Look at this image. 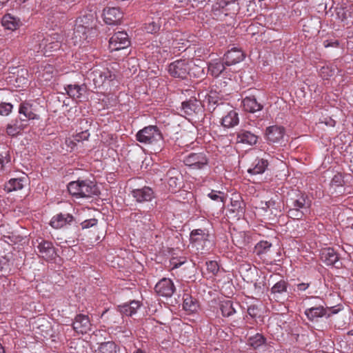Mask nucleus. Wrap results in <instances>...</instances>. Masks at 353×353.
Wrapping results in <instances>:
<instances>
[{
  "instance_id": "nucleus-1",
  "label": "nucleus",
  "mask_w": 353,
  "mask_h": 353,
  "mask_svg": "<svg viewBox=\"0 0 353 353\" xmlns=\"http://www.w3.org/2000/svg\"><path fill=\"white\" fill-rule=\"evenodd\" d=\"M63 36L57 33L49 35L45 38L37 35L34 37L30 44V50L35 53H42L45 56H50L58 51L62 47Z\"/></svg>"
},
{
  "instance_id": "nucleus-2",
  "label": "nucleus",
  "mask_w": 353,
  "mask_h": 353,
  "mask_svg": "<svg viewBox=\"0 0 353 353\" xmlns=\"http://www.w3.org/2000/svg\"><path fill=\"white\" fill-rule=\"evenodd\" d=\"M136 139L139 143L150 146L154 152H160L163 147V134L157 125H148L139 130Z\"/></svg>"
},
{
  "instance_id": "nucleus-3",
  "label": "nucleus",
  "mask_w": 353,
  "mask_h": 353,
  "mask_svg": "<svg viewBox=\"0 0 353 353\" xmlns=\"http://www.w3.org/2000/svg\"><path fill=\"white\" fill-rule=\"evenodd\" d=\"M94 23L95 18L91 13L80 17L76 20L74 30L76 43L87 39L94 30Z\"/></svg>"
},
{
  "instance_id": "nucleus-4",
  "label": "nucleus",
  "mask_w": 353,
  "mask_h": 353,
  "mask_svg": "<svg viewBox=\"0 0 353 353\" xmlns=\"http://www.w3.org/2000/svg\"><path fill=\"white\" fill-rule=\"evenodd\" d=\"M68 190L77 197H91L99 192L97 186L90 181H72L68 185Z\"/></svg>"
},
{
  "instance_id": "nucleus-5",
  "label": "nucleus",
  "mask_w": 353,
  "mask_h": 353,
  "mask_svg": "<svg viewBox=\"0 0 353 353\" xmlns=\"http://www.w3.org/2000/svg\"><path fill=\"white\" fill-rule=\"evenodd\" d=\"M310 205L305 196L298 195L296 198L290 199L288 216L294 219H301L308 212Z\"/></svg>"
},
{
  "instance_id": "nucleus-6",
  "label": "nucleus",
  "mask_w": 353,
  "mask_h": 353,
  "mask_svg": "<svg viewBox=\"0 0 353 353\" xmlns=\"http://www.w3.org/2000/svg\"><path fill=\"white\" fill-rule=\"evenodd\" d=\"M190 243L193 248L201 252L209 250L212 246L210 234L201 229L194 230L191 232Z\"/></svg>"
},
{
  "instance_id": "nucleus-7",
  "label": "nucleus",
  "mask_w": 353,
  "mask_h": 353,
  "mask_svg": "<svg viewBox=\"0 0 353 353\" xmlns=\"http://www.w3.org/2000/svg\"><path fill=\"white\" fill-rule=\"evenodd\" d=\"M90 75L97 87H101L106 83H110L116 78L115 72H112L108 68H94Z\"/></svg>"
},
{
  "instance_id": "nucleus-8",
  "label": "nucleus",
  "mask_w": 353,
  "mask_h": 353,
  "mask_svg": "<svg viewBox=\"0 0 353 353\" xmlns=\"http://www.w3.org/2000/svg\"><path fill=\"white\" fill-rule=\"evenodd\" d=\"M183 163L192 169L200 170L208 165V159L203 152L190 153L184 157Z\"/></svg>"
},
{
  "instance_id": "nucleus-9",
  "label": "nucleus",
  "mask_w": 353,
  "mask_h": 353,
  "mask_svg": "<svg viewBox=\"0 0 353 353\" xmlns=\"http://www.w3.org/2000/svg\"><path fill=\"white\" fill-rule=\"evenodd\" d=\"M190 68L186 60H177L168 66V72L175 78L185 79L189 73Z\"/></svg>"
},
{
  "instance_id": "nucleus-10",
  "label": "nucleus",
  "mask_w": 353,
  "mask_h": 353,
  "mask_svg": "<svg viewBox=\"0 0 353 353\" xmlns=\"http://www.w3.org/2000/svg\"><path fill=\"white\" fill-rule=\"evenodd\" d=\"M130 44L128 36L125 32L115 33L109 41L110 51H117L127 48Z\"/></svg>"
},
{
  "instance_id": "nucleus-11",
  "label": "nucleus",
  "mask_w": 353,
  "mask_h": 353,
  "mask_svg": "<svg viewBox=\"0 0 353 353\" xmlns=\"http://www.w3.org/2000/svg\"><path fill=\"white\" fill-rule=\"evenodd\" d=\"M154 290L158 295L168 298L172 296L176 288L171 279L163 278L156 284Z\"/></svg>"
},
{
  "instance_id": "nucleus-12",
  "label": "nucleus",
  "mask_w": 353,
  "mask_h": 353,
  "mask_svg": "<svg viewBox=\"0 0 353 353\" xmlns=\"http://www.w3.org/2000/svg\"><path fill=\"white\" fill-rule=\"evenodd\" d=\"M132 196L138 203L150 201L154 197V192L150 187L134 189L131 192Z\"/></svg>"
},
{
  "instance_id": "nucleus-13",
  "label": "nucleus",
  "mask_w": 353,
  "mask_h": 353,
  "mask_svg": "<svg viewBox=\"0 0 353 353\" xmlns=\"http://www.w3.org/2000/svg\"><path fill=\"white\" fill-rule=\"evenodd\" d=\"M165 180L172 191H176L181 187L182 183V176L180 172L175 168L168 170L166 174Z\"/></svg>"
},
{
  "instance_id": "nucleus-14",
  "label": "nucleus",
  "mask_w": 353,
  "mask_h": 353,
  "mask_svg": "<svg viewBox=\"0 0 353 353\" xmlns=\"http://www.w3.org/2000/svg\"><path fill=\"white\" fill-rule=\"evenodd\" d=\"M267 139L272 143H280L285 135V129L282 126L272 125L266 128Z\"/></svg>"
},
{
  "instance_id": "nucleus-15",
  "label": "nucleus",
  "mask_w": 353,
  "mask_h": 353,
  "mask_svg": "<svg viewBox=\"0 0 353 353\" xmlns=\"http://www.w3.org/2000/svg\"><path fill=\"white\" fill-rule=\"evenodd\" d=\"M104 21L107 24L114 25L121 21L123 14L117 8H108L103 10Z\"/></svg>"
},
{
  "instance_id": "nucleus-16",
  "label": "nucleus",
  "mask_w": 353,
  "mask_h": 353,
  "mask_svg": "<svg viewBox=\"0 0 353 353\" xmlns=\"http://www.w3.org/2000/svg\"><path fill=\"white\" fill-rule=\"evenodd\" d=\"M90 322L88 316L84 314H78L74 319L73 323V329L78 333H86L90 330Z\"/></svg>"
},
{
  "instance_id": "nucleus-17",
  "label": "nucleus",
  "mask_w": 353,
  "mask_h": 353,
  "mask_svg": "<svg viewBox=\"0 0 353 353\" xmlns=\"http://www.w3.org/2000/svg\"><path fill=\"white\" fill-rule=\"evenodd\" d=\"M37 249L40 256L46 260L52 259L56 255L54 248L53 247L52 243L50 241L42 239L39 243Z\"/></svg>"
},
{
  "instance_id": "nucleus-18",
  "label": "nucleus",
  "mask_w": 353,
  "mask_h": 353,
  "mask_svg": "<svg viewBox=\"0 0 353 353\" xmlns=\"http://www.w3.org/2000/svg\"><path fill=\"white\" fill-rule=\"evenodd\" d=\"M236 6L235 0H216L212 6V11L215 15H218L217 12H221L225 15L228 14V12L230 11Z\"/></svg>"
},
{
  "instance_id": "nucleus-19",
  "label": "nucleus",
  "mask_w": 353,
  "mask_h": 353,
  "mask_svg": "<svg viewBox=\"0 0 353 353\" xmlns=\"http://www.w3.org/2000/svg\"><path fill=\"white\" fill-rule=\"evenodd\" d=\"M74 217L70 214H58L54 215L50 222V225L54 229H60L73 221Z\"/></svg>"
},
{
  "instance_id": "nucleus-20",
  "label": "nucleus",
  "mask_w": 353,
  "mask_h": 353,
  "mask_svg": "<svg viewBox=\"0 0 353 353\" xmlns=\"http://www.w3.org/2000/svg\"><path fill=\"white\" fill-rule=\"evenodd\" d=\"M243 59V52L240 49L233 48L225 54L223 60L225 65H232L241 62Z\"/></svg>"
},
{
  "instance_id": "nucleus-21",
  "label": "nucleus",
  "mask_w": 353,
  "mask_h": 353,
  "mask_svg": "<svg viewBox=\"0 0 353 353\" xmlns=\"http://www.w3.org/2000/svg\"><path fill=\"white\" fill-rule=\"evenodd\" d=\"M336 310H333L331 313H327V309H325L323 306L312 307L305 310V314L307 316L310 321H314L319 317L327 316L329 317L331 314H336Z\"/></svg>"
},
{
  "instance_id": "nucleus-22",
  "label": "nucleus",
  "mask_w": 353,
  "mask_h": 353,
  "mask_svg": "<svg viewBox=\"0 0 353 353\" xmlns=\"http://www.w3.org/2000/svg\"><path fill=\"white\" fill-rule=\"evenodd\" d=\"M335 11L336 18L343 23V26H350L353 23V17L350 10L343 7H337Z\"/></svg>"
},
{
  "instance_id": "nucleus-23",
  "label": "nucleus",
  "mask_w": 353,
  "mask_h": 353,
  "mask_svg": "<svg viewBox=\"0 0 353 353\" xmlns=\"http://www.w3.org/2000/svg\"><path fill=\"white\" fill-rule=\"evenodd\" d=\"M321 258L327 265H333L339 261L338 254L332 248L322 250Z\"/></svg>"
},
{
  "instance_id": "nucleus-24",
  "label": "nucleus",
  "mask_w": 353,
  "mask_h": 353,
  "mask_svg": "<svg viewBox=\"0 0 353 353\" xmlns=\"http://www.w3.org/2000/svg\"><path fill=\"white\" fill-rule=\"evenodd\" d=\"M65 90L70 97L80 99L86 91V86L84 84H70L65 88Z\"/></svg>"
},
{
  "instance_id": "nucleus-25",
  "label": "nucleus",
  "mask_w": 353,
  "mask_h": 353,
  "mask_svg": "<svg viewBox=\"0 0 353 353\" xmlns=\"http://www.w3.org/2000/svg\"><path fill=\"white\" fill-rule=\"evenodd\" d=\"M132 219L138 223V226H142L143 229L151 230V216L143 212H137L132 214Z\"/></svg>"
},
{
  "instance_id": "nucleus-26",
  "label": "nucleus",
  "mask_w": 353,
  "mask_h": 353,
  "mask_svg": "<svg viewBox=\"0 0 353 353\" xmlns=\"http://www.w3.org/2000/svg\"><path fill=\"white\" fill-rule=\"evenodd\" d=\"M1 23L6 29L12 31L21 25L20 19L11 14H5L1 19Z\"/></svg>"
},
{
  "instance_id": "nucleus-27",
  "label": "nucleus",
  "mask_w": 353,
  "mask_h": 353,
  "mask_svg": "<svg viewBox=\"0 0 353 353\" xmlns=\"http://www.w3.org/2000/svg\"><path fill=\"white\" fill-rule=\"evenodd\" d=\"M257 139L258 138L254 134L244 130H240L236 135L237 142L248 145L255 144Z\"/></svg>"
},
{
  "instance_id": "nucleus-28",
  "label": "nucleus",
  "mask_w": 353,
  "mask_h": 353,
  "mask_svg": "<svg viewBox=\"0 0 353 353\" xmlns=\"http://www.w3.org/2000/svg\"><path fill=\"white\" fill-rule=\"evenodd\" d=\"M242 103L244 110L250 112H256L263 108L262 105L256 101L254 97H247Z\"/></svg>"
},
{
  "instance_id": "nucleus-29",
  "label": "nucleus",
  "mask_w": 353,
  "mask_h": 353,
  "mask_svg": "<svg viewBox=\"0 0 353 353\" xmlns=\"http://www.w3.org/2000/svg\"><path fill=\"white\" fill-rule=\"evenodd\" d=\"M238 114L234 110H230L228 114L222 118L221 124L225 128H232L239 123Z\"/></svg>"
},
{
  "instance_id": "nucleus-30",
  "label": "nucleus",
  "mask_w": 353,
  "mask_h": 353,
  "mask_svg": "<svg viewBox=\"0 0 353 353\" xmlns=\"http://www.w3.org/2000/svg\"><path fill=\"white\" fill-rule=\"evenodd\" d=\"M199 307V303L195 299L189 294L184 295L183 307L185 311L190 313L196 312Z\"/></svg>"
},
{
  "instance_id": "nucleus-31",
  "label": "nucleus",
  "mask_w": 353,
  "mask_h": 353,
  "mask_svg": "<svg viewBox=\"0 0 353 353\" xmlns=\"http://www.w3.org/2000/svg\"><path fill=\"white\" fill-rule=\"evenodd\" d=\"M225 62L219 60L212 61L208 63V72L213 77H219L225 70Z\"/></svg>"
},
{
  "instance_id": "nucleus-32",
  "label": "nucleus",
  "mask_w": 353,
  "mask_h": 353,
  "mask_svg": "<svg viewBox=\"0 0 353 353\" xmlns=\"http://www.w3.org/2000/svg\"><path fill=\"white\" fill-rule=\"evenodd\" d=\"M198 108V101L195 99H190L182 103L181 112L185 115L190 116L192 115L193 113L196 112Z\"/></svg>"
},
{
  "instance_id": "nucleus-33",
  "label": "nucleus",
  "mask_w": 353,
  "mask_h": 353,
  "mask_svg": "<svg viewBox=\"0 0 353 353\" xmlns=\"http://www.w3.org/2000/svg\"><path fill=\"white\" fill-rule=\"evenodd\" d=\"M268 166V162L263 159H256L254 163V167L249 168L248 172L251 174H259L263 173Z\"/></svg>"
},
{
  "instance_id": "nucleus-34",
  "label": "nucleus",
  "mask_w": 353,
  "mask_h": 353,
  "mask_svg": "<svg viewBox=\"0 0 353 353\" xmlns=\"http://www.w3.org/2000/svg\"><path fill=\"white\" fill-rule=\"evenodd\" d=\"M25 179L23 178L11 179L5 185V190L7 192H12L21 190L24 186Z\"/></svg>"
},
{
  "instance_id": "nucleus-35",
  "label": "nucleus",
  "mask_w": 353,
  "mask_h": 353,
  "mask_svg": "<svg viewBox=\"0 0 353 353\" xmlns=\"http://www.w3.org/2000/svg\"><path fill=\"white\" fill-rule=\"evenodd\" d=\"M120 348L112 341L101 343L97 353H119Z\"/></svg>"
},
{
  "instance_id": "nucleus-36",
  "label": "nucleus",
  "mask_w": 353,
  "mask_h": 353,
  "mask_svg": "<svg viewBox=\"0 0 353 353\" xmlns=\"http://www.w3.org/2000/svg\"><path fill=\"white\" fill-rule=\"evenodd\" d=\"M19 114H23L26 119H38L37 115L33 112L32 105L28 103H23L19 107Z\"/></svg>"
},
{
  "instance_id": "nucleus-37",
  "label": "nucleus",
  "mask_w": 353,
  "mask_h": 353,
  "mask_svg": "<svg viewBox=\"0 0 353 353\" xmlns=\"http://www.w3.org/2000/svg\"><path fill=\"white\" fill-rule=\"evenodd\" d=\"M0 233L4 238L5 241H6V239L10 240L11 242H16L17 241L18 236L13 231H10V227L8 224H2L0 225Z\"/></svg>"
},
{
  "instance_id": "nucleus-38",
  "label": "nucleus",
  "mask_w": 353,
  "mask_h": 353,
  "mask_svg": "<svg viewBox=\"0 0 353 353\" xmlns=\"http://www.w3.org/2000/svg\"><path fill=\"white\" fill-rule=\"evenodd\" d=\"M140 307L139 301H133L129 304H124L121 307V312L127 316H132L137 312V309Z\"/></svg>"
},
{
  "instance_id": "nucleus-39",
  "label": "nucleus",
  "mask_w": 353,
  "mask_h": 353,
  "mask_svg": "<svg viewBox=\"0 0 353 353\" xmlns=\"http://www.w3.org/2000/svg\"><path fill=\"white\" fill-rule=\"evenodd\" d=\"M288 283L284 280H281L276 283L271 288V293L274 294V297L278 298L279 295L287 291Z\"/></svg>"
},
{
  "instance_id": "nucleus-40",
  "label": "nucleus",
  "mask_w": 353,
  "mask_h": 353,
  "mask_svg": "<svg viewBox=\"0 0 353 353\" xmlns=\"http://www.w3.org/2000/svg\"><path fill=\"white\" fill-rule=\"evenodd\" d=\"M220 309L223 316L226 317H229L236 312L233 303L230 301L221 302Z\"/></svg>"
},
{
  "instance_id": "nucleus-41",
  "label": "nucleus",
  "mask_w": 353,
  "mask_h": 353,
  "mask_svg": "<svg viewBox=\"0 0 353 353\" xmlns=\"http://www.w3.org/2000/svg\"><path fill=\"white\" fill-rule=\"evenodd\" d=\"M22 129L21 125H19L17 121H14L8 124L6 132L8 135L14 137L19 134Z\"/></svg>"
},
{
  "instance_id": "nucleus-42",
  "label": "nucleus",
  "mask_w": 353,
  "mask_h": 353,
  "mask_svg": "<svg viewBox=\"0 0 353 353\" xmlns=\"http://www.w3.org/2000/svg\"><path fill=\"white\" fill-rule=\"evenodd\" d=\"M265 338L263 335L260 334H256L253 336L250 337L249 339V344L253 347L254 348H257L265 343Z\"/></svg>"
},
{
  "instance_id": "nucleus-43",
  "label": "nucleus",
  "mask_w": 353,
  "mask_h": 353,
  "mask_svg": "<svg viewBox=\"0 0 353 353\" xmlns=\"http://www.w3.org/2000/svg\"><path fill=\"white\" fill-rule=\"evenodd\" d=\"M320 75L323 79H328L335 73V68L332 66L325 65L321 67L319 71Z\"/></svg>"
},
{
  "instance_id": "nucleus-44",
  "label": "nucleus",
  "mask_w": 353,
  "mask_h": 353,
  "mask_svg": "<svg viewBox=\"0 0 353 353\" xmlns=\"http://www.w3.org/2000/svg\"><path fill=\"white\" fill-rule=\"evenodd\" d=\"M207 270L212 275H215L219 270V267L217 262L214 261H210L206 262Z\"/></svg>"
},
{
  "instance_id": "nucleus-45",
  "label": "nucleus",
  "mask_w": 353,
  "mask_h": 353,
  "mask_svg": "<svg viewBox=\"0 0 353 353\" xmlns=\"http://www.w3.org/2000/svg\"><path fill=\"white\" fill-rule=\"evenodd\" d=\"M12 109V105L10 103H2L0 104V114L2 116L8 115Z\"/></svg>"
},
{
  "instance_id": "nucleus-46",
  "label": "nucleus",
  "mask_w": 353,
  "mask_h": 353,
  "mask_svg": "<svg viewBox=\"0 0 353 353\" xmlns=\"http://www.w3.org/2000/svg\"><path fill=\"white\" fill-rule=\"evenodd\" d=\"M159 28H160L159 25L154 21L150 22V23L145 24V30L148 33H150V34L157 32V31H159Z\"/></svg>"
},
{
  "instance_id": "nucleus-47",
  "label": "nucleus",
  "mask_w": 353,
  "mask_h": 353,
  "mask_svg": "<svg viewBox=\"0 0 353 353\" xmlns=\"http://www.w3.org/2000/svg\"><path fill=\"white\" fill-rule=\"evenodd\" d=\"M10 163V157L6 154L5 156L0 154V170H3Z\"/></svg>"
},
{
  "instance_id": "nucleus-48",
  "label": "nucleus",
  "mask_w": 353,
  "mask_h": 353,
  "mask_svg": "<svg viewBox=\"0 0 353 353\" xmlns=\"http://www.w3.org/2000/svg\"><path fill=\"white\" fill-rule=\"evenodd\" d=\"M221 192H217L214 190H212L209 194L208 196L214 201H219L221 203H223L224 199L222 196H220Z\"/></svg>"
},
{
  "instance_id": "nucleus-49",
  "label": "nucleus",
  "mask_w": 353,
  "mask_h": 353,
  "mask_svg": "<svg viewBox=\"0 0 353 353\" xmlns=\"http://www.w3.org/2000/svg\"><path fill=\"white\" fill-rule=\"evenodd\" d=\"M97 220L96 219H90L83 221L81 225L83 229H87L97 225Z\"/></svg>"
},
{
  "instance_id": "nucleus-50",
  "label": "nucleus",
  "mask_w": 353,
  "mask_h": 353,
  "mask_svg": "<svg viewBox=\"0 0 353 353\" xmlns=\"http://www.w3.org/2000/svg\"><path fill=\"white\" fill-rule=\"evenodd\" d=\"M89 136V132L87 130H85L83 132H81V133L77 134L74 137V141L79 142L81 141L87 140Z\"/></svg>"
},
{
  "instance_id": "nucleus-51",
  "label": "nucleus",
  "mask_w": 353,
  "mask_h": 353,
  "mask_svg": "<svg viewBox=\"0 0 353 353\" xmlns=\"http://www.w3.org/2000/svg\"><path fill=\"white\" fill-rule=\"evenodd\" d=\"M338 41H330V40H325L323 41V46L325 48L328 47H337L339 46Z\"/></svg>"
},
{
  "instance_id": "nucleus-52",
  "label": "nucleus",
  "mask_w": 353,
  "mask_h": 353,
  "mask_svg": "<svg viewBox=\"0 0 353 353\" xmlns=\"http://www.w3.org/2000/svg\"><path fill=\"white\" fill-rule=\"evenodd\" d=\"M342 181L343 180L341 175H335L332 180V183L340 185L342 184Z\"/></svg>"
},
{
  "instance_id": "nucleus-53",
  "label": "nucleus",
  "mask_w": 353,
  "mask_h": 353,
  "mask_svg": "<svg viewBox=\"0 0 353 353\" xmlns=\"http://www.w3.org/2000/svg\"><path fill=\"white\" fill-rule=\"evenodd\" d=\"M241 203L238 201H235L234 203H232V205L234 207H236V211L238 214H241L243 213V208L241 206Z\"/></svg>"
},
{
  "instance_id": "nucleus-54",
  "label": "nucleus",
  "mask_w": 353,
  "mask_h": 353,
  "mask_svg": "<svg viewBox=\"0 0 353 353\" xmlns=\"http://www.w3.org/2000/svg\"><path fill=\"white\" fill-rule=\"evenodd\" d=\"M256 309L255 308L254 306H250L248 309V313L252 317H254L256 315Z\"/></svg>"
},
{
  "instance_id": "nucleus-55",
  "label": "nucleus",
  "mask_w": 353,
  "mask_h": 353,
  "mask_svg": "<svg viewBox=\"0 0 353 353\" xmlns=\"http://www.w3.org/2000/svg\"><path fill=\"white\" fill-rule=\"evenodd\" d=\"M309 287L308 283H301L297 285V289L300 291H305Z\"/></svg>"
},
{
  "instance_id": "nucleus-56",
  "label": "nucleus",
  "mask_w": 353,
  "mask_h": 353,
  "mask_svg": "<svg viewBox=\"0 0 353 353\" xmlns=\"http://www.w3.org/2000/svg\"><path fill=\"white\" fill-rule=\"evenodd\" d=\"M216 98V94L215 93H211L209 97H208V101H209V103H213L214 104H216L217 103L218 105H219V103H218L217 101L214 100V99Z\"/></svg>"
},
{
  "instance_id": "nucleus-57",
  "label": "nucleus",
  "mask_w": 353,
  "mask_h": 353,
  "mask_svg": "<svg viewBox=\"0 0 353 353\" xmlns=\"http://www.w3.org/2000/svg\"><path fill=\"white\" fill-rule=\"evenodd\" d=\"M74 141V139L72 140L70 139H68L65 140V143L68 145H71V148H72L75 145V143Z\"/></svg>"
},
{
  "instance_id": "nucleus-58",
  "label": "nucleus",
  "mask_w": 353,
  "mask_h": 353,
  "mask_svg": "<svg viewBox=\"0 0 353 353\" xmlns=\"http://www.w3.org/2000/svg\"><path fill=\"white\" fill-rule=\"evenodd\" d=\"M263 243L264 244V248H269L271 245V244L268 243V242H267V241H265Z\"/></svg>"
},
{
  "instance_id": "nucleus-59",
  "label": "nucleus",
  "mask_w": 353,
  "mask_h": 353,
  "mask_svg": "<svg viewBox=\"0 0 353 353\" xmlns=\"http://www.w3.org/2000/svg\"><path fill=\"white\" fill-rule=\"evenodd\" d=\"M0 353H5L3 347L0 344Z\"/></svg>"
},
{
  "instance_id": "nucleus-60",
  "label": "nucleus",
  "mask_w": 353,
  "mask_h": 353,
  "mask_svg": "<svg viewBox=\"0 0 353 353\" xmlns=\"http://www.w3.org/2000/svg\"><path fill=\"white\" fill-rule=\"evenodd\" d=\"M8 0H0V6L5 4Z\"/></svg>"
},
{
  "instance_id": "nucleus-61",
  "label": "nucleus",
  "mask_w": 353,
  "mask_h": 353,
  "mask_svg": "<svg viewBox=\"0 0 353 353\" xmlns=\"http://www.w3.org/2000/svg\"><path fill=\"white\" fill-rule=\"evenodd\" d=\"M193 1H196V2L199 3H202L205 2V1H206L207 0H193Z\"/></svg>"
},
{
  "instance_id": "nucleus-62",
  "label": "nucleus",
  "mask_w": 353,
  "mask_h": 353,
  "mask_svg": "<svg viewBox=\"0 0 353 353\" xmlns=\"http://www.w3.org/2000/svg\"><path fill=\"white\" fill-rule=\"evenodd\" d=\"M134 353H145V352H143V351H142L141 350H139H139H137L135 352H134Z\"/></svg>"
},
{
  "instance_id": "nucleus-63",
  "label": "nucleus",
  "mask_w": 353,
  "mask_h": 353,
  "mask_svg": "<svg viewBox=\"0 0 353 353\" xmlns=\"http://www.w3.org/2000/svg\"><path fill=\"white\" fill-rule=\"evenodd\" d=\"M265 205H267V207H268V208H269V207H270V205H268V203H265Z\"/></svg>"
},
{
  "instance_id": "nucleus-64",
  "label": "nucleus",
  "mask_w": 353,
  "mask_h": 353,
  "mask_svg": "<svg viewBox=\"0 0 353 353\" xmlns=\"http://www.w3.org/2000/svg\"><path fill=\"white\" fill-rule=\"evenodd\" d=\"M26 0H23V2H25Z\"/></svg>"
}]
</instances>
